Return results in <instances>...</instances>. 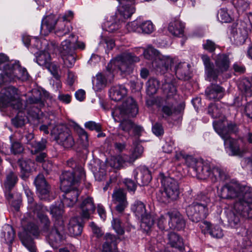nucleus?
Instances as JSON below:
<instances>
[{
    "label": "nucleus",
    "mask_w": 252,
    "mask_h": 252,
    "mask_svg": "<svg viewBox=\"0 0 252 252\" xmlns=\"http://www.w3.org/2000/svg\"><path fill=\"white\" fill-rule=\"evenodd\" d=\"M220 195L222 198L235 199L231 208L225 211L226 218L231 227L238 224L241 217L252 218V188L228 184L221 188Z\"/></svg>",
    "instance_id": "1"
},
{
    "label": "nucleus",
    "mask_w": 252,
    "mask_h": 252,
    "mask_svg": "<svg viewBox=\"0 0 252 252\" xmlns=\"http://www.w3.org/2000/svg\"><path fill=\"white\" fill-rule=\"evenodd\" d=\"M213 124L216 131L224 140V145L229 146L233 155L242 156L247 152V150L240 148L238 141L230 137V132H235L237 130L235 125L228 124L225 121H216Z\"/></svg>",
    "instance_id": "2"
},
{
    "label": "nucleus",
    "mask_w": 252,
    "mask_h": 252,
    "mask_svg": "<svg viewBox=\"0 0 252 252\" xmlns=\"http://www.w3.org/2000/svg\"><path fill=\"white\" fill-rule=\"evenodd\" d=\"M160 177L163 190L158 194V200L165 204L176 200L180 193L178 181L170 177L165 176L162 173L160 174Z\"/></svg>",
    "instance_id": "3"
},
{
    "label": "nucleus",
    "mask_w": 252,
    "mask_h": 252,
    "mask_svg": "<svg viewBox=\"0 0 252 252\" xmlns=\"http://www.w3.org/2000/svg\"><path fill=\"white\" fill-rule=\"evenodd\" d=\"M139 57L131 53H124L111 60L108 64L106 69L110 73L114 74L116 68L122 74H129L133 69V63L138 62Z\"/></svg>",
    "instance_id": "4"
},
{
    "label": "nucleus",
    "mask_w": 252,
    "mask_h": 252,
    "mask_svg": "<svg viewBox=\"0 0 252 252\" xmlns=\"http://www.w3.org/2000/svg\"><path fill=\"white\" fill-rule=\"evenodd\" d=\"M26 105L24 108L23 106L20 107L19 109H15L18 111L17 116L11 120L12 124L16 127H22L25 125L27 119L23 110L25 109L27 112L30 113V108H34L33 112L36 114L39 112V109L44 105L43 101L39 97L35 98L34 96L30 97L27 100Z\"/></svg>",
    "instance_id": "5"
},
{
    "label": "nucleus",
    "mask_w": 252,
    "mask_h": 252,
    "mask_svg": "<svg viewBox=\"0 0 252 252\" xmlns=\"http://www.w3.org/2000/svg\"><path fill=\"white\" fill-rule=\"evenodd\" d=\"M85 178V173L81 166H78L72 171H64L60 176V188L62 190H66L69 187L76 188Z\"/></svg>",
    "instance_id": "6"
},
{
    "label": "nucleus",
    "mask_w": 252,
    "mask_h": 252,
    "mask_svg": "<svg viewBox=\"0 0 252 252\" xmlns=\"http://www.w3.org/2000/svg\"><path fill=\"white\" fill-rule=\"evenodd\" d=\"M56 142L65 149H70L75 144V140L71 131L63 125L55 126L51 132Z\"/></svg>",
    "instance_id": "7"
},
{
    "label": "nucleus",
    "mask_w": 252,
    "mask_h": 252,
    "mask_svg": "<svg viewBox=\"0 0 252 252\" xmlns=\"http://www.w3.org/2000/svg\"><path fill=\"white\" fill-rule=\"evenodd\" d=\"M138 112L137 104L134 99L129 97L123 103L121 106L115 108L112 112V115L116 122H118L117 118L124 117H134Z\"/></svg>",
    "instance_id": "8"
},
{
    "label": "nucleus",
    "mask_w": 252,
    "mask_h": 252,
    "mask_svg": "<svg viewBox=\"0 0 252 252\" xmlns=\"http://www.w3.org/2000/svg\"><path fill=\"white\" fill-rule=\"evenodd\" d=\"M0 105L2 107L11 106L13 109H19L23 106L15 88L9 86L2 91L0 93Z\"/></svg>",
    "instance_id": "9"
},
{
    "label": "nucleus",
    "mask_w": 252,
    "mask_h": 252,
    "mask_svg": "<svg viewBox=\"0 0 252 252\" xmlns=\"http://www.w3.org/2000/svg\"><path fill=\"white\" fill-rule=\"evenodd\" d=\"M38 234V228L33 223H29L24 230L19 234L20 239L23 245L30 252H36V248L31 235Z\"/></svg>",
    "instance_id": "10"
},
{
    "label": "nucleus",
    "mask_w": 252,
    "mask_h": 252,
    "mask_svg": "<svg viewBox=\"0 0 252 252\" xmlns=\"http://www.w3.org/2000/svg\"><path fill=\"white\" fill-rule=\"evenodd\" d=\"M186 213L189 220L197 222L207 217L208 210L206 204L194 202L187 207Z\"/></svg>",
    "instance_id": "11"
},
{
    "label": "nucleus",
    "mask_w": 252,
    "mask_h": 252,
    "mask_svg": "<svg viewBox=\"0 0 252 252\" xmlns=\"http://www.w3.org/2000/svg\"><path fill=\"white\" fill-rule=\"evenodd\" d=\"M63 228L62 222L56 221L48 235V243L54 249H57L63 240Z\"/></svg>",
    "instance_id": "12"
},
{
    "label": "nucleus",
    "mask_w": 252,
    "mask_h": 252,
    "mask_svg": "<svg viewBox=\"0 0 252 252\" xmlns=\"http://www.w3.org/2000/svg\"><path fill=\"white\" fill-rule=\"evenodd\" d=\"M114 77V74L109 72L107 70L105 75L98 73L92 80L94 89L96 91L102 90L106 86L107 82H111Z\"/></svg>",
    "instance_id": "13"
},
{
    "label": "nucleus",
    "mask_w": 252,
    "mask_h": 252,
    "mask_svg": "<svg viewBox=\"0 0 252 252\" xmlns=\"http://www.w3.org/2000/svg\"><path fill=\"white\" fill-rule=\"evenodd\" d=\"M173 63V59L169 56L158 55L153 61L152 65L157 71L165 73Z\"/></svg>",
    "instance_id": "14"
},
{
    "label": "nucleus",
    "mask_w": 252,
    "mask_h": 252,
    "mask_svg": "<svg viewBox=\"0 0 252 252\" xmlns=\"http://www.w3.org/2000/svg\"><path fill=\"white\" fill-rule=\"evenodd\" d=\"M168 225L171 229L180 230L185 225L182 215L177 211L168 212Z\"/></svg>",
    "instance_id": "15"
},
{
    "label": "nucleus",
    "mask_w": 252,
    "mask_h": 252,
    "mask_svg": "<svg viewBox=\"0 0 252 252\" xmlns=\"http://www.w3.org/2000/svg\"><path fill=\"white\" fill-rule=\"evenodd\" d=\"M34 184L39 193V197L43 199L48 195L50 187L46 181L43 175L38 174L34 180Z\"/></svg>",
    "instance_id": "16"
},
{
    "label": "nucleus",
    "mask_w": 252,
    "mask_h": 252,
    "mask_svg": "<svg viewBox=\"0 0 252 252\" xmlns=\"http://www.w3.org/2000/svg\"><path fill=\"white\" fill-rule=\"evenodd\" d=\"M134 176L137 184L141 186L147 185L152 179L149 170L144 167L136 169L134 171Z\"/></svg>",
    "instance_id": "17"
},
{
    "label": "nucleus",
    "mask_w": 252,
    "mask_h": 252,
    "mask_svg": "<svg viewBox=\"0 0 252 252\" xmlns=\"http://www.w3.org/2000/svg\"><path fill=\"white\" fill-rule=\"evenodd\" d=\"M224 90L223 88L217 84H212L207 88L205 94L209 100H218L222 98L224 95Z\"/></svg>",
    "instance_id": "18"
},
{
    "label": "nucleus",
    "mask_w": 252,
    "mask_h": 252,
    "mask_svg": "<svg viewBox=\"0 0 252 252\" xmlns=\"http://www.w3.org/2000/svg\"><path fill=\"white\" fill-rule=\"evenodd\" d=\"M78 186L76 188L74 187H69L66 190H63L64 192V199L63 203L68 207L73 206L77 202L78 197L79 195V191L77 189Z\"/></svg>",
    "instance_id": "19"
},
{
    "label": "nucleus",
    "mask_w": 252,
    "mask_h": 252,
    "mask_svg": "<svg viewBox=\"0 0 252 252\" xmlns=\"http://www.w3.org/2000/svg\"><path fill=\"white\" fill-rule=\"evenodd\" d=\"M81 209V216L83 218L88 219L90 215L95 210V206L93 198L87 197L82 199L80 205Z\"/></svg>",
    "instance_id": "20"
},
{
    "label": "nucleus",
    "mask_w": 252,
    "mask_h": 252,
    "mask_svg": "<svg viewBox=\"0 0 252 252\" xmlns=\"http://www.w3.org/2000/svg\"><path fill=\"white\" fill-rule=\"evenodd\" d=\"M230 61L228 55L225 54H219L215 60L216 68L214 70L218 74L226 71L229 67Z\"/></svg>",
    "instance_id": "21"
},
{
    "label": "nucleus",
    "mask_w": 252,
    "mask_h": 252,
    "mask_svg": "<svg viewBox=\"0 0 252 252\" xmlns=\"http://www.w3.org/2000/svg\"><path fill=\"white\" fill-rule=\"evenodd\" d=\"M6 76L10 79L17 78L27 79L28 78L29 74L25 68H23L19 64H15L10 67L8 72H6Z\"/></svg>",
    "instance_id": "22"
},
{
    "label": "nucleus",
    "mask_w": 252,
    "mask_h": 252,
    "mask_svg": "<svg viewBox=\"0 0 252 252\" xmlns=\"http://www.w3.org/2000/svg\"><path fill=\"white\" fill-rule=\"evenodd\" d=\"M193 171L198 179L205 180L211 175V167L207 163L201 161L198 162L195 167H193Z\"/></svg>",
    "instance_id": "23"
},
{
    "label": "nucleus",
    "mask_w": 252,
    "mask_h": 252,
    "mask_svg": "<svg viewBox=\"0 0 252 252\" xmlns=\"http://www.w3.org/2000/svg\"><path fill=\"white\" fill-rule=\"evenodd\" d=\"M127 93V89L124 86L117 85L110 89L109 96L114 101H120L126 95Z\"/></svg>",
    "instance_id": "24"
},
{
    "label": "nucleus",
    "mask_w": 252,
    "mask_h": 252,
    "mask_svg": "<svg viewBox=\"0 0 252 252\" xmlns=\"http://www.w3.org/2000/svg\"><path fill=\"white\" fill-rule=\"evenodd\" d=\"M175 80L166 79L162 84V89L167 99L174 98L177 94V89Z\"/></svg>",
    "instance_id": "25"
},
{
    "label": "nucleus",
    "mask_w": 252,
    "mask_h": 252,
    "mask_svg": "<svg viewBox=\"0 0 252 252\" xmlns=\"http://www.w3.org/2000/svg\"><path fill=\"white\" fill-rule=\"evenodd\" d=\"M57 21V19L54 15L51 14L46 17L42 22L41 32L44 34H47L54 29Z\"/></svg>",
    "instance_id": "26"
},
{
    "label": "nucleus",
    "mask_w": 252,
    "mask_h": 252,
    "mask_svg": "<svg viewBox=\"0 0 252 252\" xmlns=\"http://www.w3.org/2000/svg\"><path fill=\"white\" fill-rule=\"evenodd\" d=\"M18 163L21 168V177L25 180L29 177L34 163L31 159L25 160L23 159H19Z\"/></svg>",
    "instance_id": "27"
},
{
    "label": "nucleus",
    "mask_w": 252,
    "mask_h": 252,
    "mask_svg": "<svg viewBox=\"0 0 252 252\" xmlns=\"http://www.w3.org/2000/svg\"><path fill=\"white\" fill-rule=\"evenodd\" d=\"M249 29L241 25L233 32V38L237 44H243L248 37Z\"/></svg>",
    "instance_id": "28"
},
{
    "label": "nucleus",
    "mask_w": 252,
    "mask_h": 252,
    "mask_svg": "<svg viewBox=\"0 0 252 252\" xmlns=\"http://www.w3.org/2000/svg\"><path fill=\"white\" fill-rule=\"evenodd\" d=\"M201 58L205 66L209 81L216 80L218 77V74L214 70V65L211 62L210 58L207 55H203Z\"/></svg>",
    "instance_id": "29"
},
{
    "label": "nucleus",
    "mask_w": 252,
    "mask_h": 252,
    "mask_svg": "<svg viewBox=\"0 0 252 252\" xmlns=\"http://www.w3.org/2000/svg\"><path fill=\"white\" fill-rule=\"evenodd\" d=\"M104 239L105 242L102 246V252H112V249L115 251L117 248V239L116 236L107 233L104 237Z\"/></svg>",
    "instance_id": "30"
},
{
    "label": "nucleus",
    "mask_w": 252,
    "mask_h": 252,
    "mask_svg": "<svg viewBox=\"0 0 252 252\" xmlns=\"http://www.w3.org/2000/svg\"><path fill=\"white\" fill-rule=\"evenodd\" d=\"M71 29L70 24L67 21L66 16L64 15L63 17V21L58 22L55 33L58 36H63L68 34Z\"/></svg>",
    "instance_id": "31"
},
{
    "label": "nucleus",
    "mask_w": 252,
    "mask_h": 252,
    "mask_svg": "<svg viewBox=\"0 0 252 252\" xmlns=\"http://www.w3.org/2000/svg\"><path fill=\"white\" fill-rule=\"evenodd\" d=\"M168 31L173 35L180 37L184 34V26L181 21L174 20L169 23Z\"/></svg>",
    "instance_id": "32"
},
{
    "label": "nucleus",
    "mask_w": 252,
    "mask_h": 252,
    "mask_svg": "<svg viewBox=\"0 0 252 252\" xmlns=\"http://www.w3.org/2000/svg\"><path fill=\"white\" fill-rule=\"evenodd\" d=\"M175 73L180 79L188 80L189 78V65L186 63H179L175 67Z\"/></svg>",
    "instance_id": "33"
},
{
    "label": "nucleus",
    "mask_w": 252,
    "mask_h": 252,
    "mask_svg": "<svg viewBox=\"0 0 252 252\" xmlns=\"http://www.w3.org/2000/svg\"><path fill=\"white\" fill-rule=\"evenodd\" d=\"M238 88L240 91L243 93L246 96L252 95V80L248 78L242 79L239 84Z\"/></svg>",
    "instance_id": "34"
},
{
    "label": "nucleus",
    "mask_w": 252,
    "mask_h": 252,
    "mask_svg": "<svg viewBox=\"0 0 252 252\" xmlns=\"http://www.w3.org/2000/svg\"><path fill=\"white\" fill-rule=\"evenodd\" d=\"M1 237L4 238L6 244L11 245L15 238V232L13 227L9 224H5L2 228Z\"/></svg>",
    "instance_id": "35"
},
{
    "label": "nucleus",
    "mask_w": 252,
    "mask_h": 252,
    "mask_svg": "<svg viewBox=\"0 0 252 252\" xmlns=\"http://www.w3.org/2000/svg\"><path fill=\"white\" fill-rule=\"evenodd\" d=\"M209 178L212 182L215 183L218 180L222 181L225 180L227 176L223 169L218 167H215L212 170L211 169V175Z\"/></svg>",
    "instance_id": "36"
},
{
    "label": "nucleus",
    "mask_w": 252,
    "mask_h": 252,
    "mask_svg": "<svg viewBox=\"0 0 252 252\" xmlns=\"http://www.w3.org/2000/svg\"><path fill=\"white\" fill-rule=\"evenodd\" d=\"M168 244L172 247L177 248L181 250L183 247L182 239L178 234L175 232H170L168 235Z\"/></svg>",
    "instance_id": "37"
},
{
    "label": "nucleus",
    "mask_w": 252,
    "mask_h": 252,
    "mask_svg": "<svg viewBox=\"0 0 252 252\" xmlns=\"http://www.w3.org/2000/svg\"><path fill=\"white\" fill-rule=\"evenodd\" d=\"M83 229L82 225L79 223L76 218H72L69 223L68 230L73 236H78L81 234Z\"/></svg>",
    "instance_id": "38"
},
{
    "label": "nucleus",
    "mask_w": 252,
    "mask_h": 252,
    "mask_svg": "<svg viewBox=\"0 0 252 252\" xmlns=\"http://www.w3.org/2000/svg\"><path fill=\"white\" fill-rule=\"evenodd\" d=\"M18 178L16 174L12 172H8L4 181V186L6 189L9 190L13 188L16 184Z\"/></svg>",
    "instance_id": "39"
},
{
    "label": "nucleus",
    "mask_w": 252,
    "mask_h": 252,
    "mask_svg": "<svg viewBox=\"0 0 252 252\" xmlns=\"http://www.w3.org/2000/svg\"><path fill=\"white\" fill-rule=\"evenodd\" d=\"M147 94L149 96L156 94L159 88V82L155 78L150 79L146 84Z\"/></svg>",
    "instance_id": "40"
},
{
    "label": "nucleus",
    "mask_w": 252,
    "mask_h": 252,
    "mask_svg": "<svg viewBox=\"0 0 252 252\" xmlns=\"http://www.w3.org/2000/svg\"><path fill=\"white\" fill-rule=\"evenodd\" d=\"M125 117L119 118L120 119L119 129L125 133H129L130 131L134 126V123L129 119H126Z\"/></svg>",
    "instance_id": "41"
},
{
    "label": "nucleus",
    "mask_w": 252,
    "mask_h": 252,
    "mask_svg": "<svg viewBox=\"0 0 252 252\" xmlns=\"http://www.w3.org/2000/svg\"><path fill=\"white\" fill-rule=\"evenodd\" d=\"M132 210L139 218H141L147 213L145 205L140 201H135L132 207Z\"/></svg>",
    "instance_id": "42"
},
{
    "label": "nucleus",
    "mask_w": 252,
    "mask_h": 252,
    "mask_svg": "<svg viewBox=\"0 0 252 252\" xmlns=\"http://www.w3.org/2000/svg\"><path fill=\"white\" fill-rule=\"evenodd\" d=\"M141 227L146 231H148L154 223L153 217L147 213L141 218Z\"/></svg>",
    "instance_id": "43"
},
{
    "label": "nucleus",
    "mask_w": 252,
    "mask_h": 252,
    "mask_svg": "<svg viewBox=\"0 0 252 252\" xmlns=\"http://www.w3.org/2000/svg\"><path fill=\"white\" fill-rule=\"evenodd\" d=\"M61 56L64 66L66 67H71L74 65L76 57L75 52L68 54H66V52H64Z\"/></svg>",
    "instance_id": "44"
},
{
    "label": "nucleus",
    "mask_w": 252,
    "mask_h": 252,
    "mask_svg": "<svg viewBox=\"0 0 252 252\" xmlns=\"http://www.w3.org/2000/svg\"><path fill=\"white\" fill-rule=\"evenodd\" d=\"M51 61V58L49 53L46 51L40 52L36 57V62L41 66L45 67Z\"/></svg>",
    "instance_id": "45"
},
{
    "label": "nucleus",
    "mask_w": 252,
    "mask_h": 252,
    "mask_svg": "<svg viewBox=\"0 0 252 252\" xmlns=\"http://www.w3.org/2000/svg\"><path fill=\"white\" fill-rule=\"evenodd\" d=\"M176 158L178 160L181 159L182 158L184 159L187 165L192 169L193 170V167H195L196 164L198 162L196 161V159L191 156L185 155L182 152H180L179 154H177L176 155Z\"/></svg>",
    "instance_id": "46"
},
{
    "label": "nucleus",
    "mask_w": 252,
    "mask_h": 252,
    "mask_svg": "<svg viewBox=\"0 0 252 252\" xmlns=\"http://www.w3.org/2000/svg\"><path fill=\"white\" fill-rule=\"evenodd\" d=\"M26 193L29 203L28 208L33 212H35V211L38 209H39V210H42L43 211L44 209L43 208V206L34 202L32 193L30 190H26Z\"/></svg>",
    "instance_id": "47"
},
{
    "label": "nucleus",
    "mask_w": 252,
    "mask_h": 252,
    "mask_svg": "<svg viewBox=\"0 0 252 252\" xmlns=\"http://www.w3.org/2000/svg\"><path fill=\"white\" fill-rule=\"evenodd\" d=\"M43 208L44 209L43 211L42 210H39V209H38L35 212L33 213L37 214L41 222L43 224L44 228L47 230L50 226V222L47 216L44 214L45 211L47 210L46 208L44 207H43Z\"/></svg>",
    "instance_id": "48"
},
{
    "label": "nucleus",
    "mask_w": 252,
    "mask_h": 252,
    "mask_svg": "<svg viewBox=\"0 0 252 252\" xmlns=\"http://www.w3.org/2000/svg\"><path fill=\"white\" fill-rule=\"evenodd\" d=\"M112 198L114 203L127 202L126 193L124 189H121L115 190L114 191L112 194Z\"/></svg>",
    "instance_id": "49"
},
{
    "label": "nucleus",
    "mask_w": 252,
    "mask_h": 252,
    "mask_svg": "<svg viewBox=\"0 0 252 252\" xmlns=\"http://www.w3.org/2000/svg\"><path fill=\"white\" fill-rule=\"evenodd\" d=\"M233 4L239 13H243L250 8L248 0H233Z\"/></svg>",
    "instance_id": "50"
},
{
    "label": "nucleus",
    "mask_w": 252,
    "mask_h": 252,
    "mask_svg": "<svg viewBox=\"0 0 252 252\" xmlns=\"http://www.w3.org/2000/svg\"><path fill=\"white\" fill-rule=\"evenodd\" d=\"M120 14L125 19L128 18L131 16V15L135 12V8L133 6L126 4L122 5L120 8Z\"/></svg>",
    "instance_id": "51"
},
{
    "label": "nucleus",
    "mask_w": 252,
    "mask_h": 252,
    "mask_svg": "<svg viewBox=\"0 0 252 252\" xmlns=\"http://www.w3.org/2000/svg\"><path fill=\"white\" fill-rule=\"evenodd\" d=\"M223 110L219 108L218 104H211L208 109V113L213 118H220L222 114Z\"/></svg>",
    "instance_id": "52"
},
{
    "label": "nucleus",
    "mask_w": 252,
    "mask_h": 252,
    "mask_svg": "<svg viewBox=\"0 0 252 252\" xmlns=\"http://www.w3.org/2000/svg\"><path fill=\"white\" fill-rule=\"evenodd\" d=\"M126 161L124 160L122 157H113L108 161V164L115 169H120L124 163Z\"/></svg>",
    "instance_id": "53"
},
{
    "label": "nucleus",
    "mask_w": 252,
    "mask_h": 252,
    "mask_svg": "<svg viewBox=\"0 0 252 252\" xmlns=\"http://www.w3.org/2000/svg\"><path fill=\"white\" fill-rule=\"evenodd\" d=\"M74 49L71 42L68 39H66L62 42L59 51L61 55H62L64 52H66V54L73 53L74 52Z\"/></svg>",
    "instance_id": "54"
},
{
    "label": "nucleus",
    "mask_w": 252,
    "mask_h": 252,
    "mask_svg": "<svg viewBox=\"0 0 252 252\" xmlns=\"http://www.w3.org/2000/svg\"><path fill=\"white\" fill-rule=\"evenodd\" d=\"M46 140H42L37 141L36 140L31 141V146L32 148V153L34 154L43 150L46 148Z\"/></svg>",
    "instance_id": "55"
},
{
    "label": "nucleus",
    "mask_w": 252,
    "mask_h": 252,
    "mask_svg": "<svg viewBox=\"0 0 252 252\" xmlns=\"http://www.w3.org/2000/svg\"><path fill=\"white\" fill-rule=\"evenodd\" d=\"M143 148L142 146L140 145H137L133 151L132 154L129 157L128 159H126V161L132 163L134 162L137 158H139L141 157V155L143 153Z\"/></svg>",
    "instance_id": "56"
},
{
    "label": "nucleus",
    "mask_w": 252,
    "mask_h": 252,
    "mask_svg": "<svg viewBox=\"0 0 252 252\" xmlns=\"http://www.w3.org/2000/svg\"><path fill=\"white\" fill-rule=\"evenodd\" d=\"M156 49L149 46L147 49L145 50L143 52V55L144 57L148 60L154 59V60L157 57L158 55H160Z\"/></svg>",
    "instance_id": "57"
},
{
    "label": "nucleus",
    "mask_w": 252,
    "mask_h": 252,
    "mask_svg": "<svg viewBox=\"0 0 252 252\" xmlns=\"http://www.w3.org/2000/svg\"><path fill=\"white\" fill-rule=\"evenodd\" d=\"M175 102L176 100L174 99L171 104L169 102L162 106V112L163 114L167 116H170L176 112V108L174 105Z\"/></svg>",
    "instance_id": "58"
},
{
    "label": "nucleus",
    "mask_w": 252,
    "mask_h": 252,
    "mask_svg": "<svg viewBox=\"0 0 252 252\" xmlns=\"http://www.w3.org/2000/svg\"><path fill=\"white\" fill-rule=\"evenodd\" d=\"M140 29L144 33L149 34L154 30V26L150 21H146L140 25Z\"/></svg>",
    "instance_id": "59"
},
{
    "label": "nucleus",
    "mask_w": 252,
    "mask_h": 252,
    "mask_svg": "<svg viewBox=\"0 0 252 252\" xmlns=\"http://www.w3.org/2000/svg\"><path fill=\"white\" fill-rule=\"evenodd\" d=\"M218 19L223 23H228L231 20L227 10L224 8L220 9L218 13Z\"/></svg>",
    "instance_id": "60"
},
{
    "label": "nucleus",
    "mask_w": 252,
    "mask_h": 252,
    "mask_svg": "<svg viewBox=\"0 0 252 252\" xmlns=\"http://www.w3.org/2000/svg\"><path fill=\"white\" fill-rule=\"evenodd\" d=\"M10 67L8 64V58L3 54H0V70H4L5 75L6 72H8Z\"/></svg>",
    "instance_id": "61"
},
{
    "label": "nucleus",
    "mask_w": 252,
    "mask_h": 252,
    "mask_svg": "<svg viewBox=\"0 0 252 252\" xmlns=\"http://www.w3.org/2000/svg\"><path fill=\"white\" fill-rule=\"evenodd\" d=\"M218 46L213 41L210 39H207L203 44V49L210 53L215 52Z\"/></svg>",
    "instance_id": "62"
},
{
    "label": "nucleus",
    "mask_w": 252,
    "mask_h": 252,
    "mask_svg": "<svg viewBox=\"0 0 252 252\" xmlns=\"http://www.w3.org/2000/svg\"><path fill=\"white\" fill-rule=\"evenodd\" d=\"M112 224L114 229L118 234L122 235L124 233L123 226L119 219H114Z\"/></svg>",
    "instance_id": "63"
},
{
    "label": "nucleus",
    "mask_w": 252,
    "mask_h": 252,
    "mask_svg": "<svg viewBox=\"0 0 252 252\" xmlns=\"http://www.w3.org/2000/svg\"><path fill=\"white\" fill-rule=\"evenodd\" d=\"M45 67L47 68L53 74L54 77L57 79V80H59L60 78V76L58 74V70L59 67L56 65L54 63H53L50 61V63H48Z\"/></svg>",
    "instance_id": "64"
}]
</instances>
